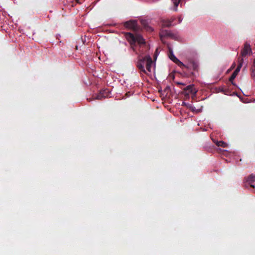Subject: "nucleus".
Segmentation results:
<instances>
[{"label":"nucleus","mask_w":255,"mask_h":255,"mask_svg":"<svg viewBox=\"0 0 255 255\" xmlns=\"http://www.w3.org/2000/svg\"><path fill=\"white\" fill-rule=\"evenodd\" d=\"M137 67L141 71L147 74H150L154 69V64L150 56H146L142 59L139 60Z\"/></svg>","instance_id":"f257e3e1"},{"label":"nucleus","mask_w":255,"mask_h":255,"mask_svg":"<svg viewBox=\"0 0 255 255\" xmlns=\"http://www.w3.org/2000/svg\"><path fill=\"white\" fill-rule=\"evenodd\" d=\"M126 38L131 44L136 42L139 44H142L145 43L143 37L139 34L134 35L131 33H128L126 35Z\"/></svg>","instance_id":"f03ea898"},{"label":"nucleus","mask_w":255,"mask_h":255,"mask_svg":"<svg viewBox=\"0 0 255 255\" xmlns=\"http://www.w3.org/2000/svg\"><path fill=\"white\" fill-rule=\"evenodd\" d=\"M125 26L128 28L132 29L134 30H136L137 22L135 20H130L127 21L125 23Z\"/></svg>","instance_id":"7ed1b4c3"},{"label":"nucleus","mask_w":255,"mask_h":255,"mask_svg":"<svg viewBox=\"0 0 255 255\" xmlns=\"http://www.w3.org/2000/svg\"><path fill=\"white\" fill-rule=\"evenodd\" d=\"M186 91L187 92V94L188 95L193 94V95H195L196 93L197 92V90H196L193 85H189L186 87L184 89V91Z\"/></svg>","instance_id":"20e7f679"},{"label":"nucleus","mask_w":255,"mask_h":255,"mask_svg":"<svg viewBox=\"0 0 255 255\" xmlns=\"http://www.w3.org/2000/svg\"><path fill=\"white\" fill-rule=\"evenodd\" d=\"M252 52V50L249 44H245L244 47L242 51V56H246L250 55Z\"/></svg>","instance_id":"39448f33"},{"label":"nucleus","mask_w":255,"mask_h":255,"mask_svg":"<svg viewBox=\"0 0 255 255\" xmlns=\"http://www.w3.org/2000/svg\"><path fill=\"white\" fill-rule=\"evenodd\" d=\"M242 66V63L241 62L239 64V65H238L237 69L235 70V71L232 74L231 77H230V80L231 81H232L233 80H234L235 79V78L236 77V76L238 74L239 72H240Z\"/></svg>","instance_id":"423d86ee"},{"label":"nucleus","mask_w":255,"mask_h":255,"mask_svg":"<svg viewBox=\"0 0 255 255\" xmlns=\"http://www.w3.org/2000/svg\"><path fill=\"white\" fill-rule=\"evenodd\" d=\"M108 96V93L106 90L101 91L99 94L97 95L95 97V99L98 100H101L104 98H106Z\"/></svg>","instance_id":"0eeeda50"},{"label":"nucleus","mask_w":255,"mask_h":255,"mask_svg":"<svg viewBox=\"0 0 255 255\" xmlns=\"http://www.w3.org/2000/svg\"><path fill=\"white\" fill-rule=\"evenodd\" d=\"M217 145L219 146H222L223 147H226L227 146V144L222 141L217 142Z\"/></svg>","instance_id":"6e6552de"},{"label":"nucleus","mask_w":255,"mask_h":255,"mask_svg":"<svg viewBox=\"0 0 255 255\" xmlns=\"http://www.w3.org/2000/svg\"><path fill=\"white\" fill-rule=\"evenodd\" d=\"M171 0L173 1V2L174 3V5L175 6L174 10L175 11H177V7L181 0Z\"/></svg>","instance_id":"1a4fd4ad"},{"label":"nucleus","mask_w":255,"mask_h":255,"mask_svg":"<svg viewBox=\"0 0 255 255\" xmlns=\"http://www.w3.org/2000/svg\"><path fill=\"white\" fill-rule=\"evenodd\" d=\"M169 58L174 62H175L178 60V59L175 56L173 53H170Z\"/></svg>","instance_id":"9d476101"},{"label":"nucleus","mask_w":255,"mask_h":255,"mask_svg":"<svg viewBox=\"0 0 255 255\" xmlns=\"http://www.w3.org/2000/svg\"><path fill=\"white\" fill-rule=\"evenodd\" d=\"M175 63H176L181 68H183L185 66V65L179 59H178Z\"/></svg>","instance_id":"9b49d317"},{"label":"nucleus","mask_w":255,"mask_h":255,"mask_svg":"<svg viewBox=\"0 0 255 255\" xmlns=\"http://www.w3.org/2000/svg\"><path fill=\"white\" fill-rule=\"evenodd\" d=\"M255 180V176L251 175H250L248 178V181L249 182H253Z\"/></svg>","instance_id":"f8f14e48"},{"label":"nucleus","mask_w":255,"mask_h":255,"mask_svg":"<svg viewBox=\"0 0 255 255\" xmlns=\"http://www.w3.org/2000/svg\"><path fill=\"white\" fill-rule=\"evenodd\" d=\"M252 75L255 77V67L252 68Z\"/></svg>","instance_id":"ddd939ff"},{"label":"nucleus","mask_w":255,"mask_h":255,"mask_svg":"<svg viewBox=\"0 0 255 255\" xmlns=\"http://www.w3.org/2000/svg\"><path fill=\"white\" fill-rule=\"evenodd\" d=\"M171 25V21H169V22H168L167 23H163V25L164 26L168 27V26H170Z\"/></svg>","instance_id":"4468645a"},{"label":"nucleus","mask_w":255,"mask_h":255,"mask_svg":"<svg viewBox=\"0 0 255 255\" xmlns=\"http://www.w3.org/2000/svg\"><path fill=\"white\" fill-rule=\"evenodd\" d=\"M252 67H255V59H254L253 65Z\"/></svg>","instance_id":"2eb2a0df"},{"label":"nucleus","mask_w":255,"mask_h":255,"mask_svg":"<svg viewBox=\"0 0 255 255\" xmlns=\"http://www.w3.org/2000/svg\"><path fill=\"white\" fill-rule=\"evenodd\" d=\"M160 37H161V39L162 40V38H163V34H160Z\"/></svg>","instance_id":"dca6fc26"},{"label":"nucleus","mask_w":255,"mask_h":255,"mask_svg":"<svg viewBox=\"0 0 255 255\" xmlns=\"http://www.w3.org/2000/svg\"><path fill=\"white\" fill-rule=\"evenodd\" d=\"M251 186L252 187H255V186H254V185H251Z\"/></svg>","instance_id":"f3484780"}]
</instances>
